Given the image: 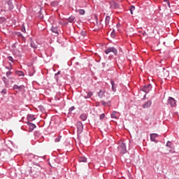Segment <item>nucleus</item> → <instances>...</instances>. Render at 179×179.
I'll return each mask as SVG.
<instances>
[{
    "label": "nucleus",
    "mask_w": 179,
    "mask_h": 179,
    "mask_svg": "<svg viewBox=\"0 0 179 179\" xmlns=\"http://www.w3.org/2000/svg\"><path fill=\"white\" fill-rule=\"evenodd\" d=\"M104 52L106 55L110 54V52H113L115 55H117L118 51L117 50V49H115V48L110 47V48H108L106 50H105Z\"/></svg>",
    "instance_id": "f257e3e1"
},
{
    "label": "nucleus",
    "mask_w": 179,
    "mask_h": 179,
    "mask_svg": "<svg viewBox=\"0 0 179 179\" xmlns=\"http://www.w3.org/2000/svg\"><path fill=\"white\" fill-rule=\"evenodd\" d=\"M119 152L120 153H125L127 152V147L125 146V143H122L117 148Z\"/></svg>",
    "instance_id": "f03ea898"
},
{
    "label": "nucleus",
    "mask_w": 179,
    "mask_h": 179,
    "mask_svg": "<svg viewBox=\"0 0 179 179\" xmlns=\"http://www.w3.org/2000/svg\"><path fill=\"white\" fill-rule=\"evenodd\" d=\"M77 129H78V134H82V132L83 131V124H82V122H78L77 123Z\"/></svg>",
    "instance_id": "7ed1b4c3"
},
{
    "label": "nucleus",
    "mask_w": 179,
    "mask_h": 179,
    "mask_svg": "<svg viewBox=\"0 0 179 179\" xmlns=\"http://www.w3.org/2000/svg\"><path fill=\"white\" fill-rule=\"evenodd\" d=\"M168 104H170L171 107H175L176 99H174L173 98L169 97L168 99Z\"/></svg>",
    "instance_id": "20e7f679"
},
{
    "label": "nucleus",
    "mask_w": 179,
    "mask_h": 179,
    "mask_svg": "<svg viewBox=\"0 0 179 179\" xmlns=\"http://www.w3.org/2000/svg\"><path fill=\"white\" fill-rule=\"evenodd\" d=\"M150 89H152V85L150 84L145 85L144 87V92L145 93H149V92H150Z\"/></svg>",
    "instance_id": "39448f33"
},
{
    "label": "nucleus",
    "mask_w": 179,
    "mask_h": 179,
    "mask_svg": "<svg viewBox=\"0 0 179 179\" xmlns=\"http://www.w3.org/2000/svg\"><path fill=\"white\" fill-rule=\"evenodd\" d=\"M157 136H159V135L157 134H150V140L152 142H155L156 141V138H157Z\"/></svg>",
    "instance_id": "423d86ee"
},
{
    "label": "nucleus",
    "mask_w": 179,
    "mask_h": 179,
    "mask_svg": "<svg viewBox=\"0 0 179 179\" xmlns=\"http://www.w3.org/2000/svg\"><path fill=\"white\" fill-rule=\"evenodd\" d=\"M152 106V101H148L143 106V108H148Z\"/></svg>",
    "instance_id": "0eeeda50"
},
{
    "label": "nucleus",
    "mask_w": 179,
    "mask_h": 179,
    "mask_svg": "<svg viewBox=\"0 0 179 179\" xmlns=\"http://www.w3.org/2000/svg\"><path fill=\"white\" fill-rule=\"evenodd\" d=\"M117 114H118L117 111L112 112L110 115L111 118H115V120H118V116H117Z\"/></svg>",
    "instance_id": "6e6552de"
},
{
    "label": "nucleus",
    "mask_w": 179,
    "mask_h": 179,
    "mask_svg": "<svg viewBox=\"0 0 179 179\" xmlns=\"http://www.w3.org/2000/svg\"><path fill=\"white\" fill-rule=\"evenodd\" d=\"M110 84H111V86H112L113 92H117V90L115 88V83L114 82V80H110Z\"/></svg>",
    "instance_id": "1a4fd4ad"
},
{
    "label": "nucleus",
    "mask_w": 179,
    "mask_h": 179,
    "mask_svg": "<svg viewBox=\"0 0 179 179\" xmlns=\"http://www.w3.org/2000/svg\"><path fill=\"white\" fill-rule=\"evenodd\" d=\"M105 93H106V92L104 90H100L99 92L98 93L99 98L103 99Z\"/></svg>",
    "instance_id": "9d476101"
},
{
    "label": "nucleus",
    "mask_w": 179,
    "mask_h": 179,
    "mask_svg": "<svg viewBox=\"0 0 179 179\" xmlns=\"http://www.w3.org/2000/svg\"><path fill=\"white\" fill-rule=\"evenodd\" d=\"M80 163H87V159L85 157H80L79 158Z\"/></svg>",
    "instance_id": "9b49d317"
},
{
    "label": "nucleus",
    "mask_w": 179,
    "mask_h": 179,
    "mask_svg": "<svg viewBox=\"0 0 179 179\" xmlns=\"http://www.w3.org/2000/svg\"><path fill=\"white\" fill-rule=\"evenodd\" d=\"M110 20H111V17H110V16H106V17L105 19L106 26H108V24H110Z\"/></svg>",
    "instance_id": "f8f14e48"
},
{
    "label": "nucleus",
    "mask_w": 179,
    "mask_h": 179,
    "mask_svg": "<svg viewBox=\"0 0 179 179\" xmlns=\"http://www.w3.org/2000/svg\"><path fill=\"white\" fill-rule=\"evenodd\" d=\"M27 120L28 121H34V120H36V117H34V115H28Z\"/></svg>",
    "instance_id": "ddd939ff"
},
{
    "label": "nucleus",
    "mask_w": 179,
    "mask_h": 179,
    "mask_svg": "<svg viewBox=\"0 0 179 179\" xmlns=\"http://www.w3.org/2000/svg\"><path fill=\"white\" fill-rule=\"evenodd\" d=\"M15 73L18 76H24V73H23V71H16Z\"/></svg>",
    "instance_id": "4468645a"
},
{
    "label": "nucleus",
    "mask_w": 179,
    "mask_h": 179,
    "mask_svg": "<svg viewBox=\"0 0 179 179\" xmlns=\"http://www.w3.org/2000/svg\"><path fill=\"white\" fill-rule=\"evenodd\" d=\"M80 120H82V121H86V120H87V115H85V114H82L80 116Z\"/></svg>",
    "instance_id": "2eb2a0df"
},
{
    "label": "nucleus",
    "mask_w": 179,
    "mask_h": 179,
    "mask_svg": "<svg viewBox=\"0 0 179 179\" xmlns=\"http://www.w3.org/2000/svg\"><path fill=\"white\" fill-rule=\"evenodd\" d=\"M8 5L9 6V10H12L13 9V3H12V1H8Z\"/></svg>",
    "instance_id": "dca6fc26"
},
{
    "label": "nucleus",
    "mask_w": 179,
    "mask_h": 179,
    "mask_svg": "<svg viewBox=\"0 0 179 179\" xmlns=\"http://www.w3.org/2000/svg\"><path fill=\"white\" fill-rule=\"evenodd\" d=\"M35 128H36V124H34L33 123H29L30 131H34Z\"/></svg>",
    "instance_id": "f3484780"
},
{
    "label": "nucleus",
    "mask_w": 179,
    "mask_h": 179,
    "mask_svg": "<svg viewBox=\"0 0 179 179\" xmlns=\"http://www.w3.org/2000/svg\"><path fill=\"white\" fill-rule=\"evenodd\" d=\"M76 12H78V13H80V15H85V11L83 9L76 10Z\"/></svg>",
    "instance_id": "a211bd4d"
},
{
    "label": "nucleus",
    "mask_w": 179,
    "mask_h": 179,
    "mask_svg": "<svg viewBox=\"0 0 179 179\" xmlns=\"http://www.w3.org/2000/svg\"><path fill=\"white\" fill-rule=\"evenodd\" d=\"M92 96H93V92H90L87 93V96H84L85 99H89L90 97H92Z\"/></svg>",
    "instance_id": "6ab92c4d"
},
{
    "label": "nucleus",
    "mask_w": 179,
    "mask_h": 179,
    "mask_svg": "<svg viewBox=\"0 0 179 179\" xmlns=\"http://www.w3.org/2000/svg\"><path fill=\"white\" fill-rule=\"evenodd\" d=\"M68 22H69V23H72V22H73L75 20V17L74 16H71L70 17H69L67 19Z\"/></svg>",
    "instance_id": "aec40b11"
},
{
    "label": "nucleus",
    "mask_w": 179,
    "mask_h": 179,
    "mask_svg": "<svg viewBox=\"0 0 179 179\" xmlns=\"http://www.w3.org/2000/svg\"><path fill=\"white\" fill-rule=\"evenodd\" d=\"M2 80L5 83V85H8V83H9V81L7 78H6V77H3Z\"/></svg>",
    "instance_id": "412c9836"
},
{
    "label": "nucleus",
    "mask_w": 179,
    "mask_h": 179,
    "mask_svg": "<svg viewBox=\"0 0 179 179\" xmlns=\"http://www.w3.org/2000/svg\"><path fill=\"white\" fill-rule=\"evenodd\" d=\"M31 47H32V48H37V45L36 43H34V42L31 43Z\"/></svg>",
    "instance_id": "4be33fe9"
},
{
    "label": "nucleus",
    "mask_w": 179,
    "mask_h": 179,
    "mask_svg": "<svg viewBox=\"0 0 179 179\" xmlns=\"http://www.w3.org/2000/svg\"><path fill=\"white\" fill-rule=\"evenodd\" d=\"M80 34H81V36H83V37H85L86 31H81Z\"/></svg>",
    "instance_id": "5701e85b"
},
{
    "label": "nucleus",
    "mask_w": 179,
    "mask_h": 179,
    "mask_svg": "<svg viewBox=\"0 0 179 179\" xmlns=\"http://www.w3.org/2000/svg\"><path fill=\"white\" fill-rule=\"evenodd\" d=\"M130 10H131V15H134L133 10H135V6H132Z\"/></svg>",
    "instance_id": "b1692460"
},
{
    "label": "nucleus",
    "mask_w": 179,
    "mask_h": 179,
    "mask_svg": "<svg viewBox=\"0 0 179 179\" xmlns=\"http://www.w3.org/2000/svg\"><path fill=\"white\" fill-rule=\"evenodd\" d=\"M8 59L10 60V62H13V57H12V56L8 57Z\"/></svg>",
    "instance_id": "393cba45"
},
{
    "label": "nucleus",
    "mask_w": 179,
    "mask_h": 179,
    "mask_svg": "<svg viewBox=\"0 0 179 179\" xmlns=\"http://www.w3.org/2000/svg\"><path fill=\"white\" fill-rule=\"evenodd\" d=\"M10 75H12V72L8 71V72L6 73V76H7L8 78H9V76H10Z\"/></svg>",
    "instance_id": "a878e982"
},
{
    "label": "nucleus",
    "mask_w": 179,
    "mask_h": 179,
    "mask_svg": "<svg viewBox=\"0 0 179 179\" xmlns=\"http://www.w3.org/2000/svg\"><path fill=\"white\" fill-rule=\"evenodd\" d=\"M61 141V137H58L55 139V142H59Z\"/></svg>",
    "instance_id": "bb28decb"
},
{
    "label": "nucleus",
    "mask_w": 179,
    "mask_h": 179,
    "mask_svg": "<svg viewBox=\"0 0 179 179\" xmlns=\"http://www.w3.org/2000/svg\"><path fill=\"white\" fill-rule=\"evenodd\" d=\"M53 33H56V34H58V31L55 29H52Z\"/></svg>",
    "instance_id": "cd10ccee"
},
{
    "label": "nucleus",
    "mask_w": 179,
    "mask_h": 179,
    "mask_svg": "<svg viewBox=\"0 0 179 179\" xmlns=\"http://www.w3.org/2000/svg\"><path fill=\"white\" fill-rule=\"evenodd\" d=\"M111 37H113V38H114L115 37V33L112 32L111 33Z\"/></svg>",
    "instance_id": "c85d7f7f"
},
{
    "label": "nucleus",
    "mask_w": 179,
    "mask_h": 179,
    "mask_svg": "<svg viewBox=\"0 0 179 179\" xmlns=\"http://www.w3.org/2000/svg\"><path fill=\"white\" fill-rule=\"evenodd\" d=\"M1 93H3V94H6V90H3Z\"/></svg>",
    "instance_id": "c756f323"
},
{
    "label": "nucleus",
    "mask_w": 179,
    "mask_h": 179,
    "mask_svg": "<svg viewBox=\"0 0 179 179\" xmlns=\"http://www.w3.org/2000/svg\"><path fill=\"white\" fill-rule=\"evenodd\" d=\"M73 110H75V107L72 106L71 108H70L69 111H73Z\"/></svg>",
    "instance_id": "7c9ffc66"
},
{
    "label": "nucleus",
    "mask_w": 179,
    "mask_h": 179,
    "mask_svg": "<svg viewBox=\"0 0 179 179\" xmlns=\"http://www.w3.org/2000/svg\"><path fill=\"white\" fill-rule=\"evenodd\" d=\"M59 24H60L61 26H64V22L62 21H59Z\"/></svg>",
    "instance_id": "2f4dec72"
},
{
    "label": "nucleus",
    "mask_w": 179,
    "mask_h": 179,
    "mask_svg": "<svg viewBox=\"0 0 179 179\" xmlns=\"http://www.w3.org/2000/svg\"><path fill=\"white\" fill-rule=\"evenodd\" d=\"M104 117H105L104 114L101 115V117H100L101 120H103V118H104Z\"/></svg>",
    "instance_id": "473e14b6"
},
{
    "label": "nucleus",
    "mask_w": 179,
    "mask_h": 179,
    "mask_svg": "<svg viewBox=\"0 0 179 179\" xmlns=\"http://www.w3.org/2000/svg\"><path fill=\"white\" fill-rule=\"evenodd\" d=\"M22 33H26V29L23 28V29H22Z\"/></svg>",
    "instance_id": "72a5a7b5"
},
{
    "label": "nucleus",
    "mask_w": 179,
    "mask_h": 179,
    "mask_svg": "<svg viewBox=\"0 0 179 179\" xmlns=\"http://www.w3.org/2000/svg\"><path fill=\"white\" fill-rule=\"evenodd\" d=\"M103 106H106V102L104 101H102Z\"/></svg>",
    "instance_id": "f704fd0d"
},
{
    "label": "nucleus",
    "mask_w": 179,
    "mask_h": 179,
    "mask_svg": "<svg viewBox=\"0 0 179 179\" xmlns=\"http://www.w3.org/2000/svg\"><path fill=\"white\" fill-rule=\"evenodd\" d=\"M164 2H166V3H169V0H164Z\"/></svg>",
    "instance_id": "c9c22d12"
},
{
    "label": "nucleus",
    "mask_w": 179,
    "mask_h": 179,
    "mask_svg": "<svg viewBox=\"0 0 179 179\" xmlns=\"http://www.w3.org/2000/svg\"><path fill=\"white\" fill-rule=\"evenodd\" d=\"M170 143H171L168 142V143H166V146H169V145H170Z\"/></svg>",
    "instance_id": "e433bc0d"
}]
</instances>
